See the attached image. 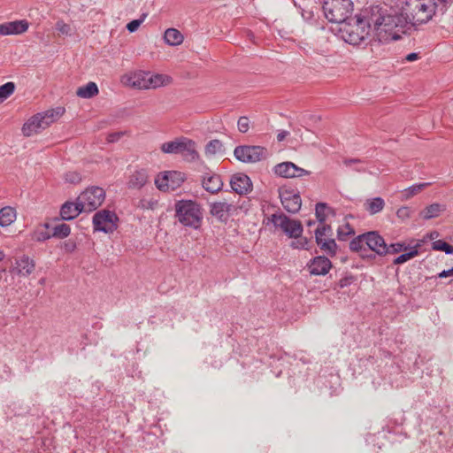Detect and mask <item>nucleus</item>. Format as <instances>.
Masks as SVG:
<instances>
[{
	"label": "nucleus",
	"mask_w": 453,
	"mask_h": 453,
	"mask_svg": "<svg viewBox=\"0 0 453 453\" xmlns=\"http://www.w3.org/2000/svg\"><path fill=\"white\" fill-rule=\"evenodd\" d=\"M288 134H289V133L288 131H280L277 134L278 142H282Z\"/></svg>",
	"instance_id": "obj_60"
},
{
	"label": "nucleus",
	"mask_w": 453,
	"mask_h": 453,
	"mask_svg": "<svg viewBox=\"0 0 453 453\" xmlns=\"http://www.w3.org/2000/svg\"><path fill=\"white\" fill-rule=\"evenodd\" d=\"M174 217L184 226L198 229L203 222L201 205L192 200H180L174 205Z\"/></svg>",
	"instance_id": "obj_3"
},
{
	"label": "nucleus",
	"mask_w": 453,
	"mask_h": 453,
	"mask_svg": "<svg viewBox=\"0 0 453 453\" xmlns=\"http://www.w3.org/2000/svg\"><path fill=\"white\" fill-rule=\"evenodd\" d=\"M16 210L11 206H5L0 210V226L4 227L10 226L16 219Z\"/></svg>",
	"instance_id": "obj_26"
},
{
	"label": "nucleus",
	"mask_w": 453,
	"mask_h": 453,
	"mask_svg": "<svg viewBox=\"0 0 453 453\" xmlns=\"http://www.w3.org/2000/svg\"><path fill=\"white\" fill-rule=\"evenodd\" d=\"M426 236L430 240H434L439 236V233L437 231H433V232L429 233Z\"/></svg>",
	"instance_id": "obj_62"
},
{
	"label": "nucleus",
	"mask_w": 453,
	"mask_h": 453,
	"mask_svg": "<svg viewBox=\"0 0 453 453\" xmlns=\"http://www.w3.org/2000/svg\"><path fill=\"white\" fill-rule=\"evenodd\" d=\"M125 134V132L119 131V132H113L107 134L106 141L109 143H113L118 142L123 135Z\"/></svg>",
	"instance_id": "obj_53"
},
{
	"label": "nucleus",
	"mask_w": 453,
	"mask_h": 453,
	"mask_svg": "<svg viewBox=\"0 0 453 453\" xmlns=\"http://www.w3.org/2000/svg\"><path fill=\"white\" fill-rule=\"evenodd\" d=\"M434 250L444 251L446 254H453V246L442 240H437L432 242Z\"/></svg>",
	"instance_id": "obj_40"
},
{
	"label": "nucleus",
	"mask_w": 453,
	"mask_h": 453,
	"mask_svg": "<svg viewBox=\"0 0 453 453\" xmlns=\"http://www.w3.org/2000/svg\"><path fill=\"white\" fill-rule=\"evenodd\" d=\"M35 265L33 259L27 256H23L16 260V265L11 270V273L17 275L27 277L35 270Z\"/></svg>",
	"instance_id": "obj_19"
},
{
	"label": "nucleus",
	"mask_w": 453,
	"mask_h": 453,
	"mask_svg": "<svg viewBox=\"0 0 453 453\" xmlns=\"http://www.w3.org/2000/svg\"><path fill=\"white\" fill-rule=\"evenodd\" d=\"M164 38L165 42L171 46H178L181 44L184 39L182 34L176 28L166 29Z\"/></svg>",
	"instance_id": "obj_27"
},
{
	"label": "nucleus",
	"mask_w": 453,
	"mask_h": 453,
	"mask_svg": "<svg viewBox=\"0 0 453 453\" xmlns=\"http://www.w3.org/2000/svg\"><path fill=\"white\" fill-rule=\"evenodd\" d=\"M184 181L183 174L180 172H165L155 179L156 187L161 191L175 190Z\"/></svg>",
	"instance_id": "obj_12"
},
{
	"label": "nucleus",
	"mask_w": 453,
	"mask_h": 453,
	"mask_svg": "<svg viewBox=\"0 0 453 453\" xmlns=\"http://www.w3.org/2000/svg\"><path fill=\"white\" fill-rule=\"evenodd\" d=\"M240 210L243 211L244 212H247L250 209V199H244L240 204H239Z\"/></svg>",
	"instance_id": "obj_56"
},
{
	"label": "nucleus",
	"mask_w": 453,
	"mask_h": 453,
	"mask_svg": "<svg viewBox=\"0 0 453 453\" xmlns=\"http://www.w3.org/2000/svg\"><path fill=\"white\" fill-rule=\"evenodd\" d=\"M365 245L370 250L380 257L388 255V244L378 231H369L365 233Z\"/></svg>",
	"instance_id": "obj_14"
},
{
	"label": "nucleus",
	"mask_w": 453,
	"mask_h": 453,
	"mask_svg": "<svg viewBox=\"0 0 453 453\" xmlns=\"http://www.w3.org/2000/svg\"><path fill=\"white\" fill-rule=\"evenodd\" d=\"M271 153L265 147L257 146V161L265 160L270 157Z\"/></svg>",
	"instance_id": "obj_51"
},
{
	"label": "nucleus",
	"mask_w": 453,
	"mask_h": 453,
	"mask_svg": "<svg viewBox=\"0 0 453 453\" xmlns=\"http://www.w3.org/2000/svg\"><path fill=\"white\" fill-rule=\"evenodd\" d=\"M367 22L373 27L374 36L380 42L399 40L401 35L397 33L408 24L403 11L400 15H384L378 7L372 9Z\"/></svg>",
	"instance_id": "obj_1"
},
{
	"label": "nucleus",
	"mask_w": 453,
	"mask_h": 453,
	"mask_svg": "<svg viewBox=\"0 0 453 453\" xmlns=\"http://www.w3.org/2000/svg\"><path fill=\"white\" fill-rule=\"evenodd\" d=\"M105 199V191L100 187H90L83 191L77 198L79 205L85 211L96 210Z\"/></svg>",
	"instance_id": "obj_9"
},
{
	"label": "nucleus",
	"mask_w": 453,
	"mask_h": 453,
	"mask_svg": "<svg viewBox=\"0 0 453 453\" xmlns=\"http://www.w3.org/2000/svg\"><path fill=\"white\" fill-rule=\"evenodd\" d=\"M29 23L26 19L9 21L0 24L1 35H21L27 31Z\"/></svg>",
	"instance_id": "obj_18"
},
{
	"label": "nucleus",
	"mask_w": 453,
	"mask_h": 453,
	"mask_svg": "<svg viewBox=\"0 0 453 453\" xmlns=\"http://www.w3.org/2000/svg\"><path fill=\"white\" fill-rule=\"evenodd\" d=\"M71 228L69 225L65 223H60L53 226L52 237L56 238H65L70 234Z\"/></svg>",
	"instance_id": "obj_37"
},
{
	"label": "nucleus",
	"mask_w": 453,
	"mask_h": 453,
	"mask_svg": "<svg viewBox=\"0 0 453 453\" xmlns=\"http://www.w3.org/2000/svg\"><path fill=\"white\" fill-rule=\"evenodd\" d=\"M85 211L81 209V206L79 205V201L76 203L73 202H65L60 209V216L64 220H71L76 218L80 213Z\"/></svg>",
	"instance_id": "obj_20"
},
{
	"label": "nucleus",
	"mask_w": 453,
	"mask_h": 453,
	"mask_svg": "<svg viewBox=\"0 0 453 453\" xmlns=\"http://www.w3.org/2000/svg\"><path fill=\"white\" fill-rule=\"evenodd\" d=\"M203 187L206 191L211 194L220 191L223 187L221 176L215 173L204 176L203 180Z\"/></svg>",
	"instance_id": "obj_21"
},
{
	"label": "nucleus",
	"mask_w": 453,
	"mask_h": 453,
	"mask_svg": "<svg viewBox=\"0 0 453 453\" xmlns=\"http://www.w3.org/2000/svg\"><path fill=\"white\" fill-rule=\"evenodd\" d=\"M230 185L233 190L240 195L250 192L253 187L250 178L242 173L234 174L231 177Z\"/></svg>",
	"instance_id": "obj_16"
},
{
	"label": "nucleus",
	"mask_w": 453,
	"mask_h": 453,
	"mask_svg": "<svg viewBox=\"0 0 453 453\" xmlns=\"http://www.w3.org/2000/svg\"><path fill=\"white\" fill-rule=\"evenodd\" d=\"M408 249L409 247L404 242L391 243L388 245V254H396Z\"/></svg>",
	"instance_id": "obj_45"
},
{
	"label": "nucleus",
	"mask_w": 453,
	"mask_h": 453,
	"mask_svg": "<svg viewBox=\"0 0 453 453\" xmlns=\"http://www.w3.org/2000/svg\"><path fill=\"white\" fill-rule=\"evenodd\" d=\"M97 94V85L93 81L87 83L85 86L80 87L76 91V95L81 98H92Z\"/></svg>",
	"instance_id": "obj_29"
},
{
	"label": "nucleus",
	"mask_w": 453,
	"mask_h": 453,
	"mask_svg": "<svg viewBox=\"0 0 453 453\" xmlns=\"http://www.w3.org/2000/svg\"><path fill=\"white\" fill-rule=\"evenodd\" d=\"M234 208L233 204L226 202H214L210 203V213L219 222L226 223Z\"/></svg>",
	"instance_id": "obj_17"
},
{
	"label": "nucleus",
	"mask_w": 453,
	"mask_h": 453,
	"mask_svg": "<svg viewBox=\"0 0 453 453\" xmlns=\"http://www.w3.org/2000/svg\"><path fill=\"white\" fill-rule=\"evenodd\" d=\"M328 211H333V210L326 203H318L316 204L315 215L320 224L325 223Z\"/></svg>",
	"instance_id": "obj_35"
},
{
	"label": "nucleus",
	"mask_w": 453,
	"mask_h": 453,
	"mask_svg": "<svg viewBox=\"0 0 453 453\" xmlns=\"http://www.w3.org/2000/svg\"><path fill=\"white\" fill-rule=\"evenodd\" d=\"M369 15L357 16L345 22L340 28L342 38L352 45L367 44L372 25L368 24Z\"/></svg>",
	"instance_id": "obj_2"
},
{
	"label": "nucleus",
	"mask_w": 453,
	"mask_h": 453,
	"mask_svg": "<svg viewBox=\"0 0 453 453\" xmlns=\"http://www.w3.org/2000/svg\"><path fill=\"white\" fill-rule=\"evenodd\" d=\"M234 155L235 158L243 163H251L254 161L255 146L242 145L234 149Z\"/></svg>",
	"instance_id": "obj_22"
},
{
	"label": "nucleus",
	"mask_w": 453,
	"mask_h": 453,
	"mask_svg": "<svg viewBox=\"0 0 453 453\" xmlns=\"http://www.w3.org/2000/svg\"><path fill=\"white\" fill-rule=\"evenodd\" d=\"M429 183H420L413 185L406 189L403 190V196L405 199H409L415 196L416 194L419 193L422 189H424L426 187H427Z\"/></svg>",
	"instance_id": "obj_42"
},
{
	"label": "nucleus",
	"mask_w": 453,
	"mask_h": 453,
	"mask_svg": "<svg viewBox=\"0 0 453 453\" xmlns=\"http://www.w3.org/2000/svg\"><path fill=\"white\" fill-rule=\"evenodd\" d=\"M411 215V209L407 206L399 208L396 211V216L402 219H408Z\"/></svg>",
	"instance_id": "obj_54"
},
{
	"label": "nucleus",
	"mask_w": 453,
	"mask_h": 453,
	"mask_svg": "<svg viewBox=\"0 0 453 453\" xmlns=\"http://www.w3.org/2000/svg\"><path fill=\"white\" fill-rule=\"evenodd\" d=\"M354 234L355 231L349 223H346L344 226H339L337 229V238L339 241H345L348 238V236Z\"/></svg>",
	"instance_id": "obj_38"
},
{
	"label": "nucleus",
	"mask_w": 453,
	"mask_h": 453,
	"mask_svg": "<svg viewBox=\"0 0 453 453\" xmlns=\"http://www.w3.org/2000/svg\"><path fill=\"white\" fill-rule=\"evenodd\" d=\"M272 349L266 344L265 351H262L261 348L259 349V355L261 356L259 361L261 363L266 364L270 359L273 358L275 356L273 343L271 344Z\"/></svg>",
	"instance_id": "obj_43"
},
{
	"label": "nucleus",
	"mask_w": 453,
	"mask_h": 453,
	"mask_svg": "<svg viewBox=\"0 0 453 453\" xmlns=\"http://www.w3.org/2000/svg\"><path fill=\"white\" fill-rule=\"evenodd\" d=\"M223 152H224L223 143L218 139L210 141L205 146V154L208 157H211V156L216 155L217 153H223Z\"/></svg>",
	"instance_id": "obj_33"
},
{
	"label": "nucleus",
	"mask_w": 453,
	"mask_h": 453,
	"mask_svg": "<svg viewBox=\"0 0 453 453\" xmlns=\"http://www.w3.org/2000/svg\"><path fill=\"white\" fill-rule=\"evenodd\" d=\"M439 4H441V11L442 13L446 12L448 7H449L453 4V0H436Z\"/></svg>",
	"instance_id": "obj_55"
},
{
	"label": "nucleus",
	"mask_w": 453,
	"mask_h": 453,
	"mask_svg": "<svg viewBox=\"0 0 453 453\" xmlns=\"http://www.w3.org/2000/svg\"><path fill=\"white\" fill-rule=\"evenodd\" d=\"M273 173L282 178H296L310 175L311 172L297 166L296 164L286 161L277 164L273 167Z\"/></svg>",
	"instance_id": "obj_13"
},
{
	"label": "nucleus",
	"mask_w": 453,
	"mask_h": 453,
	"mask_svg": "<svg viewBox=\"0 0 453 453\" xmlns=\"http://www.w3.org/2000/svg\"><path fill=\"white\" fill-rule=\"evenodd\" d=\"M302 16H303L304 19H310V18L311 17V12H309V17H306L304 12H303V13H302Z\"/></svg>",
	"instance_id": "obj_64"
},
{
	"label": "nucleus",
	"mask_w": 453,
	"mask_h": 453,
	"mask_svg": "<svg viewBox=\"0 0 453 453\" xmlns=\"http://www.w3.org/2000/svg\"><path fill=\"white\" fill-rule=\"evenodd\" d=\"M333 235V228L330 225L321 224L315 230V238H332Z\"/></svg>",
	"instance_id": "obj_39"
},
{
	"label": "nucleus",
	"mask_w": 453,
	"mask_h": 453,
	"mask_svg": "<svg viewBox=\"0 0 453 453\" xmlns=\"http://www.w3.org/2000/svg\"><path fill=\"white\" fill-rule=\"evenodd\" d=\"M344 165H347V166H351L352 165H355V170L357 172H365V169L363 167V166H360V165L362 164V161L358 158H347V159H344L343 161Z\"/></svg>",
	"instance_id": "obj_49"
},
{
	"label": "nucleus",
	"mask_w": 453,
	"mask_h": 453,
	"mask_svg": "<svg viewBox=\"0 0 453 453\" xmlns=\"http://www.w3.org/2000/svg\"><path fill=\"white\" fill-rule=\"evenodd\" d=\"M121 81L139 89L157 88L170 82V77L163 74H150L142 72L125 74Z\"/></svg>",
	"instance_id": "obj_6"
},
{
	"label": "nucleus",
	"mask_w": 453,
	"mask_h": 453,
	"mask_svg": "<svg viewBox=\"0 0 453 453\" xmlns=\"http://www.w3.org/2000/svg\"><path fill=\"white\" fill-rule=\"evenodd\" d=\"M315 242L319 249L329 257H334L337 253L338 245L333 238L316 237Z\"/></svg>",
	"instance_id": "obj_23"
},
{
	"label": "nucleus",
	"mask_w": 453,
	"mask_h": 453,
	"mask_svg": "<svg viewBox=\"0 0 453 453\" xmlns=\"http://www.w3.org/2000/svg\"><path fill=\"white\" fill-rule=\"evenodd\" d=\"M4 257H5L4 252L0 250V262L3 261Z\"/></svg>",
	"instance_id": "obj_63"
},
{
	"label": "nucleus",
	"mask_w": 453,
	"mask_h": 453,
	"mask_svg": "<svg viewBox=\"0 0 453 453\" xmlns=\"http://www.w3.org/2000/svg\"><path fill=\"white\" fill-rule=\"evenodd\" d=\"M50 225L49 223H45L43 225V227L37 228L33 234V239L37 242H44L50 237H52V234H50L48 229L50 228Z\"/></svg>",
	"instance_id": "obj_36"
},
{
	"label": "nucleus",
	"mask_w": 453,
	"mask_h": 453,
	"mask_svg": "<svg viewBox=\"0 0 453 453\" xmlns=\"http://www.w3.org/2000/svg\"><path fill=\"white\" fill-rule=\"evenodd\" d=\"M322 9L329 22L342 26L351 19L353 3L351 0H324Z\"/></svg>",
	"instance_id": "obj_5"
},
{
	"label": "nucleus",
	"mask_w": 453,
	"mask_h": 453,
	"mask_svg": "<svg viewBox=\"0 0 453 453\" xmlns=\"http://www.w3.org/2000/svg\"><path fill=\"white\" fill-rule=\"evenodd\" d=\"M183 146V138L180 141H171L168 142H165L161 145V150L164 153L169 154H180L182 151Z\"/></svg>",
	"instance_id": "obj_31"
},
{
	"label": "nucleus",
	"mask_w": 453,
	"mask_h": 453,
	"mask_svg": "<svg viewBox=\"0 0 453 453\" xmlns=\"http://www.w3.org/2000/svg\"><path fill=\"white\" fill-rule=\"evenodd\" d=\"M354 280H355V277L353 275H351V274L346 275V276L342 277L336 283V286L334 288V289H336L337 288H343L345 287L349 286Z\"/></svg>",
	"instance_id": "obj_48"
},
{
	"label": "nucleus",
	"mask_w": 453,
	"mask_h": 453,
	"mask_svg": "<svg viewBox=\"0 0 453 453\" xmlns=\"http://www.w3.org/2000/svg\"><path fill=\"white\" fill-rule=\"evenodd\" d=\"M436 0L433 4L422 0H410L406 2L407 8H403L408 23L411 26L427 23L434 15L438 6Z\"/></svg>",
	"instance_id": "obj_4"
},
{
	"label": "nucleus",
	"mask_w": 453,
	"mask_h": 453,
	"mask_svg": "<svg viewBox=\"0 0 453 453\" xmlns=\"http://www.w3.org/2000/svg\"><path fill=\"white\" fill-rule=\"evenodd\" d=\"M249 119L247 117H241L238 120V129L242 133H246L249 129Z\"/></svg>",
	"instance_id": "obj_52"
},
{
	"label": "nucleus",
	"mask_w": 453,
	"mask_h": 453,
	"mask_svg": "<svg viewBox=\"0 0 453 453\" xmlns=\"http://www.w3.org/2000/svg\"><path fill=\"white\" fill-rule=\"evenodd\" d=\"M269 223H272L276 228H280L289 238L301 237L303 232V226L300 220L292 219L283 212L272 214L267 218L266 224Z\"/></svg>",
	"instance_id": "obj_8"
},
{
	"label": "nucleus",
	"mask_w": 453,
	"mask_h": 453,
	"mask_svg": "<svg viewBox=\"0 0 453 453\" xmlns=\"http://www.w3.org/2000/svg\"><path fill=\"white\" fill-rule=\"evenodd\" d=\"M279 196L284 209L292 214L297 213L302 206L300 193L288 187L279 188Z\"/></svg>",
	"instance_id": "obj_10"
},
{
	"label": "nucleus",
	"mask_w": 453,
	"mask_h": 453,
	"mask_svg": "<svg viewBox=\"0 0 453 453\" xmlns=\"http://www.w3.org/2000/svg\"><path fill=\"white\" fill-rule=\"evenodd\" d=\"M15 90V85L13 82H6L0 86V99L4 100L8 98Z\"/></svg>",
	"instance_id": "obj_44"
},
{
	"label": "nucleus",
	"mask_w": 453,
	"mask_h": 453,
	"mask_svg": "<svg viewBox=\"0 0 453 453\" xmlns=\"http://www.w3.org/2000/svg\"><path fill=\"white\" fill-rule=\"evenodd\" d=\"M420 58L419 53L411 52L405 56L404 60L408 62H413Z\"/></svg>",
	"instance_id": "obj_57"
},
{
	"label": "nucleus",
	"mask_w": 453,
	"mask_h": 453,
	"mask_svg": "<svg viewBox=\"0 0 453 453\" xmlns=\"http://www.w3.org/2000/svg\"><path fill=\"white\" fill-rule=\"evenodd\" d=\"M65 112V109L58 107L57 109L50 110L31 117L22 127V133L25 136H32L33 134L40 133L42 130L48 127L58 118Z\"/></svg>",
	"instance_id": "obj_7"
},
{
	"label": "nucleus",
	"mask_w": 453,
	"mask_h": 453,
	"mask_svg": "<svg viewBox=\"0 0 453 453\" xmlns=\"http://www.w3.org/2000/svg\"><path fill=\"white\" fill-rule=\"evenodd\" d=\"M148 178L146 170H137L130 176L128 187L131 188H141L147 183Z\"/></svg>",
	"instance_id": "obj_25"
},
{
	"label": "nucleus",
	"mask_w": 453,
	"mask_h": 453,
	"mask_svg": "<svg viewBox=\"0 0 453 453\" xmlns=\"http://www.w3.org/2000/svg\"><path fill=\"white\" fill-rule=\"evenodd\" d=\"M376 256H378L376 253H367L366 252H362L360 254V257L363 258V259H366V260H372L376 257Z\"/></svg>",
	"instance_id": "obj_59"
},
{
	"label": "nucleus",
	"mask_w": 453,
	"mask_h": 453,
	"mask_svg": "<svg viewBox=\"0 0 453 453\" xmlns=\"http://www.w3.org/2000/svg\"><path fill=\"white\" fill-rule=\"evenodd\" d=\"M444 211V207L440 203H434L426 206L421 212L420 216L424 219H431L436 218L440 213Z\"/></svg>",
	"instance_id": "obj_30"
},
{
	"label": "nucleus",
	"mask_w": 453,
	"mask_h": 453,
	"mask_svg": "<svg viewBox=\"0 0 453 453\" xmlns=\"http://www.w3.org/2000/svg\"><path fill=\"white\" fill-rule=\"evenodd\" d=\"M364 206L371 215H374L383 210L385 202L381 197H374L367 199L364 203Z\"/></svg>",
	"instance_id": "obj_28"
},
{
	"label": "nucleus",
	"mask_w": 453,
	"mask_h": 453,
	"mask_svg": "<svg viewBox=\"0 0 453 453\" xmlns=\"http://www.w3.org/2000/svg\"><path fill=\"white\" fill-rule=\"evenodd\" d=\"M310 242H311L310 239H308L307 237H303L301 234V237H298L295 241L291 242L290 247L293 249H297V250H310V247H309Z\"/></svg>",
	"instance_id": "obj_41"
},
{
	"label": "nucleus",
	"mask_w": 453,
	"mask_h": 453,
	"mask_svg": "<svg viewBox=\"0 0 453 453\" xmlns=\"http://www.w3.org/2000/svg\"><path fill=\"white\" fill-rule=\"evenodd\" d=\"M420 243H417L414 247L411 249L409 252L401 254L397 257H395L393 261L394 265H402L410 259L415 257L418 255V248L420 247Z\"/></svg>",
	"instance_id": "obj_34"
},
{
	"label": "nucleus",
	"mask_w": 453,
	"mask_h": 453,
	"mask_svg": "<svg viewBox=\"0 0 453 453\" xmlns=\"http://www.w3.org/2000/svg\"><path fill=\"white\" fill-rule=\"evenodd\" d=\"M180 154L188 161H195L198 159L199 154L196 151V142L190 139L183 138L182 151Z\"/></svg>",
	"instance_id": "obj_24"
},
{
	"label": "nucleus",
	"mask_w": 453,
	"mask_h": 453,
	"mask_svg": "<svg viewBox=\"0 0 453 453\" xmlns=\"http://www.w3.org/2000/svg\"><path fill=\"white\" fill-rule=\"evenodd\" d=\"M55 28L60 35H70L72 33V28L70 25L65 23L63 20L57 21L55 25Z\"/></svg>",
	"instance_id": "obj_46"
},
{
	"label": "nucleus",
	"mask_w": 453,
	"mask_h": 453,
	"mask_svg": "<svg viewBox=\"0 0 453 453\" xmlns=\"http://www.w3.org/2000/svg\"><path fill=\"white\" fill-rule=\"evenodd\" d=\"M75 247H76V245H75V243H74V242H66V243L65 244V250H66L67 251H69V252L73 251V250H75Z\"/></svg>",
	"instance_id": "obj_61"
},
{
	"label": "nucleus",
	"mask_w": 453,
	"mask_h": 453,
	"mask_svg": "<svg viewBox=\"0 0 453 453\" xmlns=\"http://www.w3.org/2000/svg\"><path fill=\"white\" fill-rule=\"evenodd\" d=\"M449 276H453V267L449 270H443L442 272L439 273L437 277L439 278H446Z\"/></svg>",
	"instance_id": "obj_58"
},
{
	"label": "nucleus",
	"mask_w": 453,
	"mask_h": 453,
	"mask_svg": "<svg viewBox=\"0 0 453 453\" xmlns=\"http://www.w3.org/2000/svg\"><path fill=\"white\" fill-rule=\"evenodd\" d=\"M118 219L116 214L108 210L97 211L93 217V226L96 231L104 233H112L117 225L115 221Z\"/></svg>",
	"instance_id": "obj_11"
},
{
	"label": "nucleus",
	"mask_w": 453,
	"mask_h": 453,
	"mask_svg": "<svg viewBox=\"0 0 453 453\" xmlns=\"http://www.w3.org/2000/svg\"><path fill=\"white\" fill-rule=\"evenodd\" d=\"M66 182L76 184L81 180V175L77 172H68L65 175Z\"/></svg>",
	"instance_id": "obj_50"
},
{
	"label": "nucleus",
	"mask_w": 453,
	"mask_h": 453,
	"mask_svg": "<svg viewBox=\"0 0 453 453\" xmlns=\"http://www.w3.org/2000/svg\"><path fill=\"white\" fill-rule=\"evenodd\" d=\"M147 17V14L146 13H143L140 19H134L132 21H130L127 25V29L130 32V33H134L135 32L138 27L141 26V24L144 21L145 18Z\"/></svg>",
	"instance_id": "obj_47"
},
{
	"label": "nucleus",
	"mask_w": 453,
	"mask_h": 453,
	"mask_svg": "<svg viewBox=\"0 0 453 453\" xmlns=\"http://www.w3.org/2000/svg\"><path fill=\"white\" fill-rule=\"evenodd\" d=\"M332 266V262L326 256L314 257L307 263V268L311 275L315 276L326 275Z\"/></svg>",
	"instance_id": "obj_15"
},
{
	"label": "nucleus",
	"mask_w": 453,
	"mask_h": 453,
	"mask_svg": "<svg viewBox=\"0 0 453 453\" xmlns=\"http://www.w3.org/2000/svg\"><path fill=\"white\" fill-rule=\"evenodd\" d=\"M365 233L357 235L353 238L349 242V249L351 251L359 252H366L367 249L365 247Z\"/></svg>",
	"instance_id": "obj_32"
}]
</instances>
